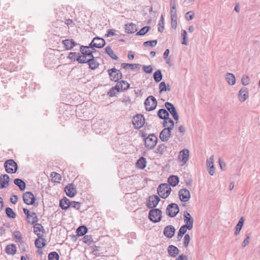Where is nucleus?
I'll use <instances>...</instances> for the list:
<instances>
[{
    "label": "nucleus",
    "instance_id": "nucleus-1",
    "mask_svg": "<svg viewBox=\"0 0 260 260\" xmlns=\"http://www.w3.org/2000/svg\"><path fill=\"white\" fill-rule=\"evenodd\" d=\"M171 190V187L168 184H161L157 188V193L161 198L166 199L170 194Z\"/></svg>",
    "mask_w": 260,
    "mask_h": 260
},
{
    "label": "nucleus",
    "instance_id": "nucleus-2",
    "mask_svg": "<svg viewBox=\"0 0 260 260\" xmlns=\"http://www.w3.org/2000/svg\"><path fill=\"white\" fill-rule=\"evenodd\" d=\"M6 171L8 173L13 174L16 172L18 169L17 163L12 159H8L4 164Z\"/></svg>",
    "mask_w": 260,
    "mask_h": 260
},
{
    "label": "nucleus",
    "instance_id": "nucleus-3",
    "mask_svg": "<svg viewBox=\"0 0 260 260\" xmlns=\"http://www.w3.org/2000/svg\"><path fill=\"white\" fill-rule=\"evenodd\" d=\"M148 217L153 222H159L161 218V210L158 209H152L149 211Z\"/></svg>",
    "mask_w": 260,
    "mask_h": 260
},
{
    "label": "nucleus",
    "instance_id": "nucleus-4",
    "mask_svg": "<svg viewBox=\"0 0 260 260\" xmlns=\"http://www.w3.org/2000/svg\"><path fill=\"white\" fill-rule=\"evenodd\" d=\"M146 110L151 111L154 110L157 106V101L152 95L149 96L144 102Z\"/></svg>",
    "mask_w": 260,
    "mask_h": 260
},
{
    "label": "nucleus",
    "instance_id": "nucleus-5",
    "mask_svg": "<svg viewBox=\"0 0 260 260\" xmlns=\"http://www.w3.org/2000/svg\"><path fill=\"white\" fill-rule=\"evenodd\" d=\"M157 138L154 134H150L145 139V146L148 149L153 148L156 145Z\"/></svg>",
    "mask_w": 260,
    "mask_h": 260
},
{
    "label": "nucleus",
    "instance_id": "nucleus-6",
    "mask_svg": "<svg viewBox=\"0 0 260 260\" xmlns=\"http://www.w3.org/2000/svg\"><path fill=\"white\" fill-rule=\"evenodd\" d=\"M132 122L135 128L139 129L141 128L145 124L144 116L142 114H137L133 117Z\"/></svg>",
    "mask_w": 260,
    "mask_h": 260
},
{
    "label": "nucleus",
    "instance_id": "nucleus-7",
    "mask_svg": "<svg viewBox=\"0 0 260 260\" xmlns=\"http://www.w3.org/2000/svg\"><path fill=\"white\" fill-rule=\"evenodd\" d=\"M179 212V208L177 204L171 203L169 204L166 209V214L171 217H174Z\"/></svg>",
    "mask_w": 260,
    "mask_h": 260
},
{
    "label": "nucleus",
    "instance_id": "nucleus-8",
    "mask_svg": "<svg viewBox=\"0 0 260 260\" xmlns=\"http://www.w3.org/2000/svg\"><path fill=\"white\" fill-rule=\"evenodd\" d=\"M105 45L104 39L100 37H95L93 38L89 46L91 48H102Z\"/></svg>",
    "mask_w": 260,
    "mask_h": 260
},
{
    "label": "nucleus",
    "instance_id": "nucleus-9",
    "mask_svg": "<svg viewBox=\"0 0 260 260\" xmlns=\"http://www.w3.org/2000/svg\"><path fill=\"white\" fill-rule=\"evenodd\" d=\"M159 201L160 198L158 196L156 195L151 196L147 201V207L149 209L154 208L156 207Z\"/></svg>",
    "mask_w": 260,
    "mask_h": 260
},
{
    "label": "nucleus",
    "instance_id": "nucleus-10",
    "mask_svg": "<svg viewBox=\"0 0 260 260\" xmlns=\"http://www.w3.org/2000/svg\"><path fill=\"white\" fill-rule=\"evenodd\" d=\"M180 200L182 202H187L190 198L189 191L186 188L181 189L178 192Z\"/></svg>",
    "mask_w": 260,
    "mask_h": 260
},
{
    "label": "nucleus",
    "instance_id": "nucleus-11",
    "mask_svg": "<svg viewBox=\"0 0 260 260\" xmlns=\"http://www.w3.org/2000/svg\"><path fill=\"white\" fill-rule=\"evenodd\" d=\"M171 128H164L159 134V138L162 142L168 141L171 136Z\"/></svg>",
    "mask_w": 260,
    "mask_h": 260
},
{
    "label": "nucleus",
    "instance_id": "nucleus-12",
    "mask_svg": "<svg viewBox=\"0 0 260 260\" xmlns=\"http://www.w3.org/2000/svg\"><path fill=\"white\" fill-rule=\"evenodd\" d=\"M23 200L26 204L31 205L34 204L35 198L32 192L27 191L23 194Z\"/></svg>",
    "mask_w": 260,
    "mask_h": 260
},
{
    "label": "nucleus",
    "instance_id": "nucleus-13",
    "mask_svg": "<svg viewBox=\"0 0 260 260\" xmlns=\"http://www.w3.org/2000/svg\"><path fill=\"white\" fill-rule=\"evenodd\" d=\"M165 105L168 111L173 117V118L175 120H178L179 119V116L174 105L171 103L166 102L165 103Z\"/></svg>",
    "mask_w": 260,
    "mask_h": 260
},
{
    "label": "nucleus",
    "instance_id": "nucleus-14",
    "mask_svg": "<svg viewBox=\"0 0 260 260\" xmlns=\"http://www.w3.org/2000/svg\"><path fill=\"white\" fill-rule=\"evenodd\" d=\"M189 151L187 149H184L179 153L178 158L184 165L188 160Z\"/></svg>",
    "mask_w": 260,
    "mask_h": 260
},
{
    "label": "nucleus",
    "instance_id": "nucleus-15",
    "mask_svg": "<svg viewBox=\"0 0 260 260\" xmlns=\"http://www.w3.org/2000/svg\"><path fill=\"white\" fill-rule=\"evenodd\" d=\"M184 221L185 225L188 227V230H190L193 228V219L191 217L189 213L187 211L184 213Z\"/></svg>",
    "mask_w": 260,
    "mask_h": 260
},
{
    "label": "nucleus",
    "instance_id": "nucleus-16",
    "mask_svg": "<svg viewBox=\"0 0 260 260\" xmlns=\"http://www.w3.org/2000/svg\"><path fill=\"white\" fill-rule=\"evenodd\" d=\"M64 191L67 195L71 198L74 197L77 193L76 188L72 183L69 184L65 187Z\"/></svg>",
    "mask_w": 260,
    "mask_h": 260
},
{
    "label": "nucleus",
    "instance_id": "nucleus-17",
    "mask_svg": "<svg viewBox=\"0 0 260 260\" xmlns=\"http://www.w3.org/2000/svg\"><path fill=\"white\" fill-rule=\"evenodd\" d=\"M38 238L36 239L35 244V246L38 249H41L47 245L46 240L43 238V235L38 234Z\"/></svg>",
    "mask_w": 260,
    "mask_h": 260
},
{
    "label": "nucleus",
    "instance_id": "nucleus-18",
    "mask_svg": "<svg viewBox=\"0 0 260 260\" xmlns=\"http://www.w3.org/2000/svg\"><path fill=\"white\" fill-rule=\"evenodd\" d=\"M129 87V84L126 81L121 80L118 82L115 85V88H117V92H121L127 89Z\"/></svg>",
    "mask_w": 260,
    "mask_h": 260
},
{
    "label": "nucleus",
    "instance_id": "nucleus-19",
    "mask_svg": "<svg viewBox=\"0 0 260 260\" xmlns=\"http://www.w3.org/2000/svg\"><path fill=\"white\" fill-rule=\"evenodd\" d=\"M175 231V229L173 225H169L165 228L163 233L166 237L171 238L174 236Z\"/></svg>",
    "mask_w": 260,
    "mask_h": 260
},
{
    "label": "nucleus",
    "instance_id": "nucleus-20",
    "mask_svg": "<svg viewBox=\"0 0 260 260\" xmlns=\"http://www.w3.org/2000/svg\"><path fill=\"white\" fill-rule=\"evenodd\" d=\"M239 99L241 102L245 101L249 97L248 91L247 88H242L239 92Z\"/></svg>",
    "mask_w": 260,
    "mask_h": 260
},
{
    "label": "nucleus",
    "instance_id": "nucleus-21",
    "mask_svg": "<svg viewBox=\"0 0 260 260\" xmlns=\"http://www.w3.org/2000/svg\"><path fill=\"white\" fill-rule=\"evenodd\" d=\"M9 181L10 177L7 174L2 175L0 177V188H5Z\"/></svg>",
    "mask_w": 260,
    "mask_h": 260
},
{
    "label": "nucleus",
    "instance_id": "nucleus-22",
    "mask_svg": "<svg viewBox=\"0 0 260 260\" xmlns=\"http://www.w3.org/2000/svg\"><path fill=\"white\" fill-rule=\"evenodd\" d=\"M66 50H71L74 46L77 45V43L72 39H66L62 41Z\"/></svg>",
    "mask_w": 260,
    "mask_h": 260
},
{
    "label": "nucleus",
    "instance_id": "nucleus-23",
    "mask_svg": "<svg viewBox=\"0 0 260 260\" xmlns=\"http://www.w3.org/2000/svg\"><path fill=\"white\" fill-rule=\"evenodd\" d=\"M179 252L178 248L174 245H171L168 247V252L172 257H176L179 254Z\"/></svg>",
    "mask_w": 260,
    "mask_h": 260
},
{
    "label": "nucleus",
    "instance_id": "nucleus-24",
    "mask_svg": "<svg viewBox=\"0 0 260 260\" xmlns=\"http://www.w3.org/2000/svg\"><path fill=\"white\" fill-rule=\"evenodd\" d=\"M24 213L27 216V220L28 223L31 224H34V220H30V218L33 217L34 219L36 218V213L35 212H29V210L26 208L23 209Z\"/></svg>",
    "mask_w": 260,
    "mask_h": 260
},
{
    "label": "nucleus",
    "instance_id": "nucleus-25",
    "mask_svg": "<svg viewBox=\"0 0 260 260\" xmlns=\"http://www.w3.org/2000/svg\"><path fill=\"white\" fill-rule=\"evenodd\" d=\"M110 79L112 81H117L118 80L117 72L118 70L115 68L109 69L108 71Z\"/></svg>",
    "mask_w": 260,
    "mask_h": 260
},
{
    "label": "nucleus",
    "instance_id": "nucleus-26",
    "mask_svg": "<svg viewBox=\"0 0 260 260\" xmlns=\"http://www.w3.org/2000/svg\"><path fill=\"white\" fill-rule=\"evenodd\" d=\"M70 200L66 197L60 200L59 202V206L62 210H67L70 207Z\"/></svg>",
    "mask_w": 260,
    "mask_h": 260
},
{
    "label": "nucleus",
    "instance_id": "nucleus-27",
    "mask_svg": "<svg viewBox=\"0 0 260 260\" xmlns=\"http://www.w3.org/2000/svg\"><path fill=\"white\" fill-rule=\"evenodd\" d=\"M244 221V217H241L240 218L238 222L237 223V224L236 226L235 231V233H234L235 236H237L239 234V233L241 230V229H242V226H243Z\"/></svg>",
    "mask_w": 260,
    "mask_h": 260
},
{
    "label": "nucleus",
    "instance_id": "nucleus-28",
    "mask_svg": "<svg viewBox=\"0 0 260 260\" xmlns=\"http://www.w3.org/2000/svg\"><path fill=\"white\" fill-rule=\"evenodd\" d=\"M157 115L160 119L166 120V118L169 117V113L167 110L160 109L157 112Z\"/></svg>",
    "mask_w": 260,
    "mask_h": 260
},
{
    "label": "nucleus",
    "instance_id": "nucleus-29",
    "mask_svg": "<svg viewBox=\"0 0 260 260\" xmlns=\"http://www.w3.org/2000/svg\"><path fill=\"white\" fill-rule=\"evenodd\" d=\"M14 183L15 185L18 186L21 191H23L25 189L26 184L23 180L19 178H16L14 179Z\"/></svg>",
    "mask_w": 260,
    "mask_h": 260
},
{
    "label": "nucleus",
    "instance_id": "nucleus-30",
    "mask_svg": "<svg viewBox=\"0 0 260 260\" xmlns=\"http://www.w3.org/2000/svg\"><path fill=\"white\" fill-rule=\"evenodd\" d=\"M168 182L170 185L175 186L179 183V178L177 176L172 175L169 177Z\"/></svg>",
    "mask_w": 260,
    "mask_h": 260
},
{
    "label": "nucleus",
    "instance_id": "nucleus-31",
    "mask_svg": "<svg viewBox=\"0 0 260 260\" xmlns=\"http://www.w3.org/2000/svg\"><path fill=\"white\" fill-rule=\"evenodd\" d=\"M163 126L165 128H171L173 129L174 126V122L173 120L169 118V117L166 118V120H164Z\"/></svg>",
    "mask_w": 260,
    "mask_h": 260
},
{
    "label": "nucleus",
    "instance_id": "nucleus-32",
    "mask_svg": "<svg viewBox=\"0 0 260 260\" xmlns=\"http://www.w3.org/2000/svg\"><path fill=\"white\" fill-rule=\"evenodd\" d=\"M226 80L228 83L231 85H233L236 83V78L234 75L232 73H227L226 75Z\"/></svg>",
    "mask_w": 260,
    "mask_h": 260
},
{
    "label": "nucleus",
    "instance_id": "nucleus-33",
    "mask_svg": "<svg viewBox=\"0 0 260 260\" xmlns=\"http://www.w3.org/2000/svg\"><path fill=\"white\" fill-rule=\"evenodd\" d=\"M146 160L144 157H141L136 163V166L138 168L143 169L146 167Z\"/></svg>",
    "mask_w": 260,
    "mask_h": 260
},
{
    "label": "nucleus",
    "instance_id": "nucleus-34",
    "mask_svg": "<svg viewBox=\"0 0 260 260\" xmlns=\"http://www.w3.org/2000/svg\"><path fill=\"white\" fill-rule=\"evenodd\" d=\"M125 30L127 33H134L137 30V26L133 23L126 24L125 25Z\"/></svg>",
    "mask_w": 260,
    "mask_h": 260
},
{
    "label": "nucleus",
    "instance_id": "nucleus-35",
    "mask_svg": "<svg viewBox=\"0 0 260 260\" xmlns=\"http://www.w3.org/2000/svg\"><path fill=\"white\" fill-rule=\"evenodd\" d=\"M141 66L140 64L138 63H122L121 67L125 69H127L129 68L131 70H134L135 69L139 68Z\"/></svg>",
    "mask_w": 260,
    "mask_h": 260
},
{
    "label": "nucleus",
    "instance_id": "nucleus-36",
    "mask_svg": "<svg viewBox=\"0 0 260 260\" xmlns=\"http://www.w3.org/2000/svg\"><path fill=\"white\" fill-rule=\"evenodd\" d=\"M6 252L9 254L13 255L16 252V247L14 244H10L7 246Z\"/></svg>",
    "mask_w": 260,
    "mask_h": 260
},
{
    "label": "nucleus",
    "instance_id": "nucleus-37",
    "mask_svg": "<svg viewBox=\"0 0 260 260\" xmlns=\"http://www.w3.org/2000/svg\"><path fill=\"white\" fill-rule=\"evenodd\" d=\"M106 53L108 54L112 59L118 60V57L114 53L110 47L107 46L105 48Z\"/></svg>",
    "mask_w": 260,
    "mask_h": 260
},
{
    "label": "nucleus",
    "instance_id": "nucleus-38",
    "mask_svg": "<svg viewBox=\"0 0 260 260\" xmlns=\"http://www.w3.org/2000/svg\"><path fill=\"white\" fill-rule=\"evenodd\" d=\"M87 228L84 225H81L78 227L76 230L77 234L78 236H83L87 232Z\"/></svg>",
    "mask_w": 260,
    "mask_h": 260
},
{
    "label": "nucleus",
    "instance_id": "nucleus-39",
    "mask_svg": "<svg viewBox=\"0 0 260 260\" xmlns=\"http://www.w3.org/2000/svg\"><path fill=\"white\" fill-rule=\"evenodd\" d=\"M153 78L156 82H159L162 80V76L159 70L155 71L153 74Z\"/></svg>",
    "mask_w": 260,
    "mask_h": 260
},
{
    "label": "nucleus",
    "instance_id": "nucleus-40",
    "mask_svg": "<svg viewBox=\"0 0 260 260\" xmlns=\"http://www.w3.org/2000/svg\"><path fill=\"white\" fill-rule=\"evenodd\" d=\"M41 231H42L43 233H44V229L43 226L39 223H36L34 226V233L38 235V234H40L39 232Z\"/></svg>",
    "mask_w": 260,
    "mask_h": 260
},
{
    "label": "nucleus",
    "instance_id": "nucleus-41",
    "mask_svg": "<svg viewBox=\"0 0 260 260\" xmlns=\"http://www.w3.org/2000/svg\"><path fill=\"white\" fill-rule=\"evenodd\" d=\"M87 63H88L89 68L91 70H94L98 68L99 66V63L95 59L88 60Z\"/></svg>",
    "mask_w": 260,
    "mask_h": 260
},
{
    "label": "nucleus",
    "instance_id": "nucleus-42",
    "mask_svg": "<svg viewBox=\"0 0 260 260\" xmlns=\"http://www.w3.org/2000/svg\"><path fill=\"white\" fill-rule=\"evenodd\" d=\"M171 26L174 29H176L177 27V14L176 11H175L174 14L171 15Z\"/></svg>",
    "mask_w": 260,
    "mask_h": 260
},
{
    "label": "nucleus",
    "instance_id": "nucleus-43",
    "mask_svg": "<svg viewBox=\"0 0 260 260\" xmlns=\"http://www.w3.org/2000/svg\"><path fill=\"white\" fill-rule=\"evenodd\" d=\"M150 28L149 26H144L137 32L136 35L144 36L150 30Z\"/></svg>",
    "mask_w": 260,
    "mask_h": 260
},
{
    "label": "nucleus",
    "instance_id": "nucleus-44",
    "mask_svg": "<svg viewBox=\"0 0 260 260\" xmlns=\"http://www.w3.org/2000/svg\"><path fill=\"white\" fill-rule=\"evenodd\" d=\"M6 213L9 218H14L16 217V214L11 208H6Z\"/></svg>",
    "mask_w": 260,
    "mask_h": 260
},
{
    "label": "nucleus",
    "instance_id": "nucleus-45",
    "mask_svg": "<svg viewBox=\"0 0 260 260\" xmlns=\"http://www.w3.org/2000/svg\"><path fill=\"white\" fill-rule=\"evenodd\" d=\"M59 258L58 254L55 251L51 252L48 254L49 260H58Z\"/></svg>",
    "mask_w": 260,
    "mask_h": 260
},
{
    "label": "nucleus",
    "instance_id": "nucleus-46",
    "mask_svg": "<svg viewBox=\"0 0 260 260\" xmlns=\"http://www.w3.org/2000/svg\"><path fill=\"white\" fill-rule=\"evenodd\" d=\"M167 149V146L164 144H159L156 149V152L163 154Z\"/></svg>",
    "mask_w": 260,
    "mask_h": 260
},
{
    "label": "nucleus",
    "instance_id": "nucleus-47",
    "mask_svg": "<svg viewBox=\"0 0 260 260\" xmlns=\"http://www.w3.org/2000/svg\"><path fill=\"white\" fill-rule=\"evenodd\" d=\"M51 176L54 182H59L61 179L60 175L56 172H52Z\"/></svg>",
    "mask_w": 260,
    "mask_h": 260
},
{
    "label": "nucleus",
    "instance_id": "nucleus-48",
    "mask_svg": "<svg viewBox=\"0 0 260 260\" xmlns=\"http://www.w3.org/2000/svg\"><path fill=\"white\" fill-rule=\"evenodd\" d=\"M88 59L85 55H79L76 58V60L80 63H84L88 62Z\"/></svg>",
    "mask_w": 260,
    "mask_h": 260
},
{
    "label": "nucleus",
    "instance_id": "nucleus-49",
    "mask_svg": "<svg viewBox=\"0 0 260 260\" xmlns=\"http://www.w3.org/2000/svg\"><path fill=\"white\" fill-rule=\"evenodd\" d=\"M90 47V46H81L80 47V51L81 52V53L82 54V55H85L86 56L88 54V53L90 52V51L88 50V49Z\"/></svg>",
    "mask_w": 260,
    "mask_h": 260
},
{
    "label": "nucleus",
    "instance_id": "nucleus-50",
    "mask_svg": "<svg viewBox=\"0 0 260 260\" xmlns=\"http://www.w3.org/2000/svg\"><path fill=\"white\" fill-rule=\"evenodd\" d=\"M164 18L162 15H161L160 20L159 21L158 27V30L162 32L164 31Z\"/></svg>",
    "mask_w": 260,
    "mask_h": 260
},
{
    "label": "nucleus",
    "instance_id": "nucleus-51",
    "mask_svg": "<svg viewBox=\"0 0 260 260\" xmlns=\"http://www.w3.org/2000/svg\"><path fill=\"white\" fill-rule=\"evenodd\" d=\"M187 229L188 227L187 225H183L181 226L178 231V236H180L181 237H182L183 235L186 232Z\"/></svg>",
    "mask_w": 260,
    "mask_h": 260
},
{
    "label": "nucleus",
    "instance_id": "nucleus-52",
    "mask_svg": "<svg viewBox=\"0 0 260 260\" xmlns=\"http://www.w3.org/2000/svg\"><path fill=\"white\" fill-rule=\"evenodd\" d=\"M157 41L156 40H152V41H148L145 42L143 43V45L145 46H150L151 47H154L157 44Z\"/></svg>",
    "mask_w": 260,
    "mask_h": 260
},
{
    "label": "nucleus",
    "instance_id": "nucleus-53",
    "mask_svg": "<svg viewBox=\"0 0 260 260\" xmlns=\"http://www.w3.org/2000/svg\"><path fill=\"white\" fill-rule=\"evenodd\" d=\"M206 165L208 168L214 166V155L211 156L207 160Z\"/></svg>",
    "mask_w": 260,
    "mask_h": 260
},
{
    "label": "nucleus",
    "instance_id": "nucleus-54",
    "mask_svg": "<svg viewBox=\"0 0 260 260\" xmlns=\"http://www.w3.org/2000/svg\"><path fill=\"white\" fill-rule=\"evenodd\" d=\"M81 203L78 202L72 201L70 202V207L74 208L76 209L79 210L80 208Z\"/></svg>",
    "mask_w": 260,
    "mask_h": 260
},
{
    "label": "nucleus",
    "instance_id": "nucleus-55",
    "mask_svg": "<svg viewBox=\"0 0 260 260\" xmlns=\"http://www.w3.org/2000/svg\"><path fill=\"white\" fill-rule=\"evenodd\" d=\"M181 35H182V38H183V41L182 42V44H184V45H187V42L186 41L187 40V32L186 31H185V30H182V33H181Z\"/></svg>",
    "mask_w": 260,
    "mask_h": 260
},
{
    "label": "nucleus",
    "instance_id": "nucleus-56",
    "mask_svg": "<svg viewBox=\"0 0 260 260\" xmlns=\"http://www.w3.org/2000/svg\"><path fill=\"white\" fill-rule=\"evenodd\" d=\"M190 238L189 234H185L184 237V242L183 245L185 247H187L188 245V244L190 242Z\"/></svg>",
    "mask_w": 260,
    "mask_h": 260
},
{
    "label": "nucleus",
    "instance_id": "nucleus-57",
    "mask_svg": "<svg viewBox=\"0 0 260 260\" xmlns=\"http://www.w3.org/2000/svg\"><path fill=\"white\" fill-rule=\"evenodd\" d=\"M83 241L85 243L90 244L92 242V238L91 235H85L83 238Z\"/></svg>",
    "mask_w": 260,
    "mask_h": 260
},
{
    "label": "nucleus",
    "instance_id": "nucleus-58",
    "mask_svg": "<svg viewBox=\"0 0 260 260\" xmlns=\"http://www.w3.org/2000/svg\"><path fill=\"white\" fill-rule=\"evenodd\" d=\"M166 83L163 81L160 83L159 85V93H162L164 91H166Z\"/></svg>",
    "mask_w": 260,
    "mask_h": 260
},
{
    "label": "nucleus",
    "instance_id": "nucleus-59",
    "mask_svg": "<svg viewBox=\"0 0 260 260\" xmlns=\"http://www.w3.org/2000/svg\"><path fill=\"white\" fill-rule=\"evenodd\" d=\"M143 69L144 72L148 74L151 73L153 70L151 66H144L143 67Z\"/></svg>",
    "mask_w": 260,
    "mask_h": 260
},
{
    "label": "nucleus",
    "instance_id": "nucleus-60",
    "mask_svg": "<svg viewBox=\"0 0 260 260\" xmlns=\"http://www.w3.org/2000/svg\"><path fill=\"white\" fill-rule=\"evenodd\" d=\"M241 82L243 85H247L249 83V79L248 76H243L241 79Z\"/></svg>",
    "mask_w": 260,
    "mask_h": 260
},
{
    "label": "nucleus",
    "instance_id": "nucleus-61",
    "mask_svg": "<svg viewBox=\"0 0 260 260\" xmlns=\"http://www.w3.org/2000/svg\"><path fill=\"white\" fill-rule=\"evenodd\" d=\"M78 55H79V53L76 52H70L68 58L75 60L78 57Z\"/></svg>",
    "mask_w": 260,
    "mask_h": 260
},
{
    "label": "nucleus",
    "instance_id": "nucleus-62",
    "mask_svg": "<svg viewBox=\"0 0 260 260\" xmlns=\"http://www.w3.org/2000/svg\"><path fill=\"white\" fill-rule=\"evenodd\" d=\"M115 90L117 91V88H115V86L111 88L109 91L108 92V94L110 97H113L115 96L116 94Z\"/></svg>",
    "mask_w": 260,
    "mask_h": 260
},
{
    "label": "nucleus",
    "instance_id": "nucleus-63",
    "mask_svg": "<svg viewBox=\"0 0 260 260\" xmlns=\"http://www.w3.org/2000/svg\"><path fill=\"white\" fill-rule=\"evenodd\" d=\"M194 17V13L192 11H189L186 13V18L187 20H192Z\"/></svg>",
    "mask_w": 260,
    "mask_h": 260
},
{
    "label": "nucleus",
    "instance_id": "nucleus-64",
    "mask_svg": "<svg viewBox=\"0 0 260 260\" xmlns=\"http://www.w3.org/2000/svg\"><path fill=\"white\" fill-rule=\"evenodd\" d=\"M250 242V237L247 236L242 243V247L244 248Z\"/></svg>",
    "mask_w": 260,
    "mask_h": 260
}]
</instances>
